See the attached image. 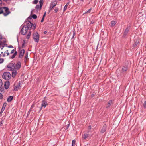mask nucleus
I'll list each match as a JSON object with an SVG mask.
<instances>
[{
    "label": "nucleus",
    "mask_w": 146,
    "mask_h": 146,
    "mask_svg": "<svg viewBox=\"0 0 146 146\" xmlns=\"http://www.w3.org/2000/svg\"><path fill=\"white\" fill-rule=\"evenodd\" d=\"M21 66V63L20 62H18L16 64L15 63H11L8 65L7 67L12 72V76L14 77L17 73V70L19 69Z\"/></svg>",
    "instance_id": "nucleus-1"
},
{
    "label": "nucleus",
    "mask_w": 146,
    "mask_h": 146,
    "mask_svg": "<svg viewBox=\"0 0 146 146\" xmlns=\"http://www.w3.org/2000/svg\"><path fill=\"white\" fill-rule=\"evenodd\" d=\"M32 36L34 41L37 43L38 42L39 38L38 33L37 32L34 33L32 34Z\"/></svg>",
    "instance_id": "nucleus-2"
},
{
    "label": "nucleus",
    "mask_w": 146,
    "mask_h": 146,
    "mask_svg": "<svg viewBox=\"0 0 146 146\" xmlns=\"http://www.w3.org/2000/svg\"><path fill=\"white\" fill-rule=\"evenodd\" d=\"M11 77V74L8 72H4L2 76L3 78L7 80H8Z\"/></svg>",
    "instance_id": "nucleus-3"
},
{
    "label": "nucleus",
    "mask_w": 146,
    "mask_h": 146,
    "mask_svg": "<svg viewBox=\"0 0 146 146\" xmlns=\"http://www.w3.org/2000/svg\"><path fill=\"white\" fill-rule=\"evenodd\" d=\"M3 9L4 10L3 12V15L4 16H6L8 15L10 13V12L9 11V8L6 7H3Z\"/></svg>",
    "instance_id": "nucleus-4"
},
{
    "label": "nucleus",
    "mask_w": 146,
    "mask_h": 146,
    "mask_svg": "<svg viewBox=\"0 0 146 146\" xmlns=\"http://www.w3.org/2000/svg\"><path fill=\"white\" fill-rule=\"evenodd\" d=\"M24 25L20 31V33L23 35H26L28 29Z\"/></svg>",
    "instance_id": "nucleus-5"
},
{
    "label": "nucleus",
    "mask_w": 146,
    "mask_h": 146,
    "mask_svg": "<svg viewBox=\"0 0 146 146\" xmlns=\"http://www.w3.org/2000/svg\"><path fill=\"white\" fill-rule=\"evenodd\" d=\"M26 25H24V26H26L27 28L29 30H30L33 26V23L29 21H28L26 22Z\"/></svg>",
    "instance_id": "nucleus-6"
},
{
    "label": "nucleus",
    "mask_w": 146,
    "mask_h": 146,
    "mask_svg": "<svg viewBox=\"0 0 146 146\" xmlns=\"http://www.w3.org/2000/svg\"><path fill=\"white\" fill-rule=\"evenodd\" d=\"M57 4V3L56 1H54L51 3L49 7V11L52 10L53 8Z\"/></svg>",
    "instance_id": "nucleus-7"
},
{
    "label": "nucleus",
    "mask_w": 146,
    "mask_h": 146,
    "mask_svg": "<svg viewBox=\"0 0 146 146\" xmlns=\"http://www.w3.org/2000/svg\"><path fill=\"white\" fill-rule=\"evenodd\" d=\"M43 3V0H40L39 1L40 5H37L36 6V8L40 10L41 9V7L42 6Z\"/></svg>",
    "instance_id": "nucleus-8"
},
{
    "label": "nucleus",
    "mask_w": 146,
    "mask_h": 146,
    "mask_svg": "<svg viewBox=\"0 0 146 146\" xmlns=\"http://www.w3.org/2000/svg\"><path fill=\"white\" fill-rule=\"evenodd\" d=\"M48 104L47 102L44 100H43L42 101L41 104V106L40 109V110H41V109L44 107V108H45L46 106Z\"/></svg>",
    "instance_id": "nucleus-9"
},
{
    "label": "nucleus",
    "mask_w": 146,
    "mask_h": 146,
    "mask_svg": "<svg viewBox=\"0 0 146 146\" xmlns=\"http://www.w3.org/2000/svg\"><path fill=\"white\" fill-rule=\"evenodd\" d=\"M107 125L106 124H104L102 128L100 131L101 133H103L105 132L107 129Z\"/></svg>",
    "instance_id": "nucleus-10"
},
{
    "label": "nucleus",
    "mask_w": 146,
    "mask_h": 146,
    "mask_svg": "<svg viewBox=\"0 0 146 146\" xmlns=\"http://www.w3.org/2000/svg\"><path fill=\"white\" fill-rule=\"evenodd\" d=\"M130 27L129 26H127L124 31L123 36L125 37L128 33L129 31L130 30Z\"/></svg>",
    "instance_id": "nucleus-11"
},
{
    "label": "nucleus",
    "mask_w": 146,
    "mask_h": 146,
    "mask_svg": "<svg viewBox=\"0 0 146 146\" xmlns=\"http://www.w3.org/2000/svg\"><path fill=\"white\" fill-rule=\"evenodd\" d=\"M25 52V50L24 49L21 50L20 52L19 57L21 58L23 56Z\"/></svg>",
    "instance_id": "nucleus-12"
},
{
    "label": "nucleus",
    "mask_w": 146,
    "mask_h": 146,
    "mask_svg": "<svg viewBox=\"0 0 146 146\" xmlns=\"http://www.w3.org/2000/svg\"><path fill=\"white\" fill-rule=\"evenodd\" d=\"M10 85V83L9 81H6L5 82L4 86L5 88L7 89L8 88Z\"/></svg>",
    "instance_id": "nucleus-13"
},
{
    "label": "nucleus",
    "mask_w": 146,
    "mask_h": 146,
    "mask_svg": "<svg viewBox=\"0 0 146 146\" xmlns=\"http://www.w3.org/2000/svg\"><path fill=\"white\" fill-rule=\"evenodd\" d=\"M20 87V84L19 83L18 84H17L16 86H15L13 90L15 91H17L19 89Z\"/></svg>",
    "instance_id": "nucleus-14"
},
{
    "label": "nucleus",
    "mask_w": 146,
    "mask_h": 146,
    "mask_svg": "<svg viewBox=\"0 0 146 146\" xmlns=\"http://www.w3.org/2000/svg\"><path fill=\"white\" fill-rule=\"evenodd\" d=\"M89 134L86 133H85L84 135L82 136V140H86L88 137Z\"/></svg>",
    "instance_id": "nucleus-15"
},
{
    "label": "nucleus",
    "mask_w": 146,
    "mask_h": 146,
    "mask_svg": "<svg viewBox=\"0 0 146 146\" xmlns=\"http://www.w3.org/2000/svg\"><path fill=\"white\" fill-rule=\"evenodd\" d=\"M113 104V101L112 100H110L108 102V106L106 107V108H110V106Z\"/></svg>",
    "instance_id": "nucleus-16"
},
{
    "label": "nucleus",
    "mask_w": 146,
    "mask_h": 146,
    "mask_svg": "<svg viewBox=\"0 0 146 146\" xmlns=\"http://www.w3.org/2000/svg\"><path fill=\"white\" fill-rule=\"evenodd\" d=\"M128 69L127 67V66H124L122 68V72H126Z\"/></svg>",
    "instance_id": "nucleus-17"
},
{
    "label": "nucleus",
    "mask_w": 146,
    "mask_h": 146,
    "mask_svg": "<svg viewBox=\"0 0 146 146\" xmlns=\"http://www.w3.org/2000/svg\"><path fill=\"white\" fill-rule=\"evenodd\" d=\"M13 96H10L7 99V100L8 102H11L13 99Z\"/></svg>",
    "instance_id": "nucleus-18"
},
{
    "label": "nucleus",
    "mask_w": 146,
    "mask_h": 146,
    "mask_svg": "<svg viewBox=\"0 0 146 146\" xmlns=\"http://www.w3.org/2000/svg\"><path fill=\"white\" fill-rule=\"evenodd\" d=\"M17 52L16 51H15L14 54L13 55L11 56H10L11 57V58L12 59L14 58L17 55Z\"/></svg>",
    "instance_id": "nucleus-19"
},
{
    "label": "nucleus",
    "mask_w": 146,
    "mask_h": 146,
    "mask_svg": "<svg viewBox=\"0 0 146 146\" xmlns=\"http://www.w3.org/2000/svg\"><path fill=\"white\" fill-rule=\"evenodd\" d=\"M31 35V31H29L26 36V38L28 39L30 38V36Z\"/></svg>",
    "instance_id": "nucleus-20"
},
{
    "label": "nucleus",
    "mask_w": 146,
    "mask_h": 146,
    "mask_svg": "<svg viewBox=\"0 0 146 146\" xmlns=\"http://www.w3.org/2000/svg\"><path fill=\"white\" fill-rule=\"evenodd\" d=\"M139 40H137L135 42V43L133 45L134 47L136 46L139 43Z\"/></svg>",
    "instance_id": "nucleus-21"
},
{
    "label": "nucleus",
    "mask_w": 146,
    "mask_h": 146,
    "mask_svg": "<svg viewBox=\"0 0 146 146\" xmlns=\"http://www.w3.org/2000/svg\"><path fill=\"white\" fill-rule=\"evenodd\" d=\"M116 23L114 21H112L111 23V26L112 27L114 26L116 24Z\"/></svg>",
    "instance_id": "nucleus-22"
},
{
    "label": "nucleus",
    "mask_w": 146,
    "mask_h": 146,
    "mask_svg": "<svg viewBox=\"0 0 146 146\" xmlns=\"http://www.w3.org/2000/svg\"><path fill=\"white\" fill-rule=\"evenodd\" d=\"M7 104L6 102L4 103L1 109H3V110H5V108L7 105Z\"/></svg>",
    "instance_id": "nucleus-23"
},
{
    "label": "nucleus",
    "mask_w": 146,
    "mask_h": 146,
    "mask_svg": "<svg viewBox=\"0 0 146 146\" xmlns=\"http://www.w3.org/2000/svg\"><path fill=\"white\" fill-rule=\"evenodd\" d=\"M33 25V27L32 28V29H33V30H35V29H36V23H34Z\"/></svg>",
    "instance_id": "nucleus-24"
},
{
    "label": "nucleus",
    "mask_w": 146,
    "mask_h": 146,
    "mask_svg": "<svg viewBox=\"0 0 146 146\" xmlns=\"http://www.w3.org/2000/svg\"><path fill=\"white\" fill-rule=\"evenodd\" d=\"M1 55L0 54V64L3 63L4 61V59L3 58H1Z\"/></svg>",
    "instance_id": "nucleus-25"
},
{
    "label": "nucleus",
    "mask_w": 146,
    "mask_h": 146,
    "mask_svg": "<svg viewBox=\"0 0 146 146\" xmlns=\"http://www.w3.org/2000/svg\"><path fill=\"white\" fill-rule=\"evenodd\" d=\"M76 141L75 140H73L72 141V146H75V145Z\"/></svg>",
    "instance_id": "nucleus-26"
},
{
    "label": "nucleus",
    "mask_w": 146,
    "mask_h": 146,
    "mask_svg": "<svg viewBox=\"0 0 146 146\" xmlns=\"http://www.w3.org/2000/svg\"><path fill=\"white\" fill-rule=\"evenodd\" d=\"M76 34V31L75 30H74L73 31V34L72 35V37L71 38L72 39H73L74 38V36H75V35Z\"/></svg>",
    "instance_id": "nucleus-27"
},
{
    "label": "nucleus",
    "mask_w": 146,
    "mask_h": 146,
    "mask_svg": "<svg viewBox=\"0 0 146 146\" xmlns=\"http://www.w3.org/2000/svg\"><path fill=\"white\" fill-rule=\"evenodd\" d=\"M4 11V10L3 9V7H0V14L3 13Z\"/></svg>",
    "instance_id": "nucleus-28"
},
{
    "label": "nucleus",
    "mask_w": 146,
    "mask_h": 146,
    "mask_svg": "<svg viewBox=\"0 0 146 146\" xmlns=\"http://www.w3.org/2000/svg\"><path fill=\"white\" fill-rule=\"evenodd\" d=\"M27 57H28V54H27H27H25V56L24 61L25 62H26Z\"/></svg>",
    "instance_id": "nucleus-29"
},
{
    "label": "nucleus",
    "mask_w": 146,
    "mask_h": 146,
    "mask_svg": "<svg viewBox=\"0 0 146 146\" xmlns=\"http://www.w3.org/2000/svg\"><path fill=\"white\" fill-rule=\"evenodd\" d=\"M32 17L33 19H36L37 18V15L35 14H33L32 16Z\"/></svg>",
    "instance_id": "nucleus-30"
},
{
    "label": "nucleus",
    "mask_w": 146,
    "mask_h": 146,
    "mask_svg": "<svg viewBox=\"0 0 146 146\" xmlns=\"http://www.w3.org/2000/svg\"><path fill=\"white\" fill-rule=\"evenodd\" d=\"M38 2V0H34L33 2V3L34 4H36Z\"/></svg>",
    "instance_id": "nucleus-31"
},
{
    "label": "nucleus",
    "mask_w": 146,
    "mask_h": 146,
    "mask_svg": "<svg viewBox=\"0 0 146 146\" xmlns=\"http://www.w3.org/2000/svg\"><path fill=\"white\" fill-rule=\"evenodd\" d=\"M3 82L0 79V88L3 85Z\"/></svg>",
    "instance_id": "nucleus-32"
},
{
    "label": "nucleus",
    "mask_w": 146,
    "mask_h": 146,
    "mask_svg": "<svg viewBox=\"0 0 146 146\" xmlns=\"http://www.w3.org/2000/svg\"><path fill=\"white\" fill-rule=\"evenodd\" d=\"M25 40L23 41V43L22 44V48H23L24 46L25 45Z\"/></svg>",
    "instance_id": "nucleus-33"
},
{
    "label": "nucleus",
    "mask_w": 146,
    "mask_h": 146,
    "mask_svg": "<svg viewBox=\"0 0 146 146\" xmlns=\"http://www.w3.org/2000/svg\"><path fill=\"white\" fill-rule=\"evenodd\" d=\"M91 10V8H90V9H89V10L87 11L86 12H85V13H84V14H86L87 13H89L90 12Z\"/></svg>",
    "instance_id": "nucleus-34"
},
{
    "label": "nucleus",
    "mask_w": 146,
    "mask_h": 146,
    "mask_svg": "<svg viewBox=\"0 0 146 146\" xmlns=\"http://www.w3.org/2000/svg\"><path fill=\"white\" fill-rule=\"evenodd\" d=\"M67 7L65 5L64 6V10H63V11H64L66 10V9Z\"/></svg>",
    "instance_id": "nucleus-35"
},
{
    "label": "nucleus",
    "mask_w": 146,
    "mask_h": 146,
    "mask_svg": "<svg viewBox=\"0 0 146 146\" xmlns=\"http://www.w3.org/2000/svg\"><path fill=\"white\" fill-rule=\"evenodd\" d=\"M59 9L58 8H56L54 9V11L55 13H56L58 11Z\"/></svg>",
    "instance_id": "nucleus-36"
},
{
    "label": "nucleus",
    "mask_w": 146,
    "mask_h": 146,
    "mask_svg": "<svg viewBox=\"0 0 146 146\" xmlns=\"http://www.w3.org/2000/svg\"><path fill=\"white\" fill-rule=\"evenodd\" d=\"M3 96L2 94L0 93V99H1L3 98Z\"/></svg>",
    "instance_id": "nucleus-37"
},
{
    "label": "nucleus",
    "mask_w": 146,
    "mask_h": 146,
    "mask_svg": "<svg viewBox=\"0 0 146 146\" xmlns=\"http://www.w3.org/2000/svg\"><path fill=\"white\" fill-rule=\"evenodd\" d=\"M3 121H2L0 122V127L1 126L3 125Z\"/></svg>",
    "instance_id": "nucleus-38"
},
{
    "label": "nucleus",
    "mask_w": 146,
    "mask_h": 146,
    "mask_svg": "<svg viewBox=\"0 0 146 146\" xmlns=\"http://www.w3.org/2000/svg\"><path fill=\"white\" fill-rule=\"evenodd\" d=\"M15 50L14 49H13L12 50V51H11V52L10 53V54H12L13 53H14L15 52Z\"/></svg>",
    "instance_id": "nucleus-39"
},
{
    "label": "nucleus",
    "mask_w": 146,
    "mask_h": 146,
    "mask_svg": "<svg viewBox=\"0 0 146 146\" xmlns=\"http://www.w3.org/2000/svg\"><path fill=\"white\" fill-rule=\"evenodd\" d=\"M146 101H145L144 104H143V106L145 107V108H146Z\"/></svg>",
    "instance_id": "nucleus-40"
},
{
    "label": "nucleus",
    "mask_w": 146,
    "mask_h": 146,
    "mask_svg": "<svg viewBox=\"0 0 146 146\" xmlns=\"http://www.w3.org/2000/svg\"><path fill=\"white\" fill-rule=\"evenodd\" d=\"M8 48H13V47L12 45H9V46H8Z\"/></svg>",
    "instance_id": "nucleus-41"
},
{
    "label": "nucleus",
    "mask_w": 146,
    "mask_h": 146,
    "mask_svg": "<svg viewBox=\"0 0 146 146\" xmlns=\"http://www.w3.org/2000/svg\"><path fill=\"white\" fill-rule=\"evenodd\" d=\"M6 52H7L6 54H7V55L8 56L9 55V53L8 52V50H7Z\"/></svg>",
    "instance_id": "nucleus-42"
},
{
    "label": "nucleus",
    "mask_w": 146,
    "mask_h": 146,
    "mask_svg": "<svg viewBox=\"0 0 146 146\" xmlns=\"http://www.w3.org/2000/svg\"><path fill=\"white\" fill-rule=\"evenodd\" d=\"M45 15H46V12H45V13H44V15H43V17H42V18H43L44 19V17H45Z\"/></svg>",
    "instance_id": "nucleus-43"
},
{
    "label": "nucleus",
    "mask_w": 146,
    "mask_h": 146,
    "mask_svg": "<svg viewBox=\"0 0 146 146\" xmlns=\"http://www.w3.org/2000/svg\"><path fill=\"white\" fill-rule=\"evenodd\" d=\"M4 110H3V109H1V111L0 112V113L1 114V113H2L3 112Z\"/></svg>",
    "instance_id": "nucleus-44"
},
{
    "label": "nucleus",
    "mask_w": 146,
    "mask_h": 146,
    "mask_svg": "<svg viewBox=\"0 0 146 146\" xmlns=\"http://www.w3.org/2000/svg\"><path fill=\"white\" fill-rule=\"evenodd\" d=\"M4 110H3V109H1V111L0 112V113L1 114V113H2L3 112Z\"/></svg>",
    "instance_id": "nucleus-45"
},
{
    "label": "nucleus",
    "mask_w": 146,
    "mask_h": 146,
    "mask_svg": "<svg viewBox=\"0 0 146 146\" xmlns=\"http://www.w3.org/2000/svg\"><path fill=\"white\" fill-rule=\"evenodd\" d=\"M44 19L42 18V19H41V22H43V21H44Z\"/></svg>",
    "instance_id": "nucleus-46"
},
{
    "label": "nucleus",
    "mask_w": 146,
    "mask_h": 146,
    "mask_svg": "<svg viewBox=\"0 0 146 146\" xmlns=\"http://www.w3.org/2000/svg\"><path fill=\"white\" fill-rule=\"evenodd\" d=\"M69 4V2H68V3H66V4L65 5H66H66H67V6H68V5Z\"/></svg>",
    "instance_id": "nucleus-47"
},
{
    "label": "nucleus",
    "mask_w": 146,
    "mask_h": 146,
    "mask_svg": "<svg viewBox=\"0 0 146 146\" xmlns=\"http://www.w3.org/2000/svg\"><path fill=\"white\" fill-rule=\"evenodd\" d=\"M88 128L90 129H91V126H89V127H88Z\"/></svg>",
    "instance_id": "nucleus-48"
},
{
    "label": "nucleus",
    "mask_w": 146,
    "mask_h": 146,
    "mask_svg": "<svg viewBox=\"0 0 146 146\" xmlns=\"http://www.w3.org/2000/svg\"><path fill=\"white\" fill-rule=\"evenodd\" d=\"M44 33L45 34H46L47 33V32L46 31H45L44 32Z\"/></svg>",
    "instance_id": "nucleus-49"
},
{
    "label": "nucleus",
    "mask_w": 146,
    "mask_h": 146,
    "mask_svg": "<svg viewBox=\"0 0 146 146\" xmlns=\"http://www.w3.org/2000/svg\"><path fill=\"white\" fill-rule=\"evenodd\" d=\"M3 42H4V43H5L6 42V40L5 39H4Z\"/></svg>",
    "instance_id": "nucleus-50"
},
{
    "label": "nucleus",
    "mask_w": 146,
    "mask_h": 146,
    "mask_svg": "<svg viewBox=\"0 0 146 146\" xmlns=\"http://www.w3.org/2000/svg\"><path fill=\"white\" fill-rule=\"evenodd\" d=\"M5 53H4V54H3V57H5Z\"/></svg>",
    "instance_id": "nucleus-51"
},
{
    "label": "nucleus",
    "mask_w": 146,
    "mask_h": 146,
    "mask_svg": "<svg viewBox=\"0 0 146 146\" xmlns=\"http://www.w3.org/2000/svg\"><path fill=\"white\" fill-rule=\"evenodd\" d=\"M94 96V94H92L91 95V96L92 97H93Z\"/></svg>",
    "instance_id": "nucleus-52"
},
{
    "label": "nucleus",
    "mask_w": 146,
    "mask_h": 146,
    "mask_svg": "<svg viewBox=\"0 0 146 146\" xmlns=\"http://www.w3.org/2000/svg\"><path fill=\"white\" fill-rule=\"evenodd\" d=\"M2 39V36H1L0 37V40Z\"/></svg>",
    "instance_id": "nucleus-53"
},
{
    "label": "nucleus",
    "mask_w": 146,
    "mask_h": 146,
    "mask_svg": "<svg viewBox=\"0 0 146 146\" xmlns=\"http://www.w3.org/2000/svg\"><path fill=\"white\" fill-rule=\"evenodd\" d=\"M2 3V1L1 0H0V4Z\"/></svg>",
    "instance_id": "nucleus-54"
},
{
    "label": "nucleus",
    "mask_w": 146,
    "mask_h": 146,
    "mask_svg": "<svg viewBox=\"0 0 146 146\" xmlns=\"http://www.w3.org/2000/svg\"><path fill=\"white\" fill-rule=\"evenodd\" d=\"M81 0V1L83 2L84 0Z\"/></svg>",
    "instance_id": "nucleus-55"
},
{
    "label": "nucleus",
    "mask_w": 146,
    "mask_h": 146,
    "mask_svg": "<svg viewBox=\"0 0 146 146\" xmlns=\"http://www.w3.org/2000/svg\"><path fill=\"white\" fill-rule=\"evenodd\" d=\"M69 124L68 126V127H69Z\"/></svg>",
    "instance_id": "nucleus-56"
},
{
    "label": "nucleus",
    "mask_w": 146,
    "mask_h": 146,
    "mask_svg": "<svg viewBox=\"0 0 146 146\" xmlns=\"http://www.w3.org/2000/svg\"><path fill=\"white\" fill-rule=\"evenodd\" d=\"M91 23L92 24L93 23L92 21Z\"/></svg>",
    "instance_id": "nucleus-57"
},
{
    "label": "nucleus",
    "mask_w": 146,
    "mask_h": 146,
    "mask_svg": "<svg viewBox=\"0 0 146 146\" xmlns=\"http://www.w3.org/2000/svg\"><path fill=\"white\" fill-rule=\"evenodd\" d=\"M29 18H30L29 17L28 18V19H29Z\"/></svg>",
    "instance_id": "nucleus-58"
},
{
    "label": "nucleus",
    "mask_w": 146,
    "mask_h": 146,
    "mask_svg": "<svg viewBox=\"0 0 146 146\" xmlns=\"http://www.w3.org/2000/svg\"><path fill=\"white\" fill-rule=\"evenodd\" d=\"M3 49V48H1V49Z\"/></svg>",
    "instance_id": "nucleus-59"
},
{
    "label": "nucleus",
    "mask_w": 146,
    "mask_h": 146,
    "mask_svg": "<svg viewBox=\"0 0 146 146\" xmlns=\"http://www.w3.org/2000/svg\"><path fill=\"white\" fill-rule=\"evenodd\" d=\"M1 53L3 54V52H1Z\"/></svg>",
    "instance_id": "nucleus-60"
},
{
    "label": "nucleus",
    "mask_w": 146,
    "mask_h": 146,
    "mask_svg": "<svg viewBox=\"0 0 146 146\" xmlns=\"http://www.w3.org/2000/svg\"><path fill=\"white\" fill-rule=\"evenodd\" d=\"M1 43H0V45H1Z\"/></svg>",
    "instance_id": "nucleus-61"
}]
</instances>
